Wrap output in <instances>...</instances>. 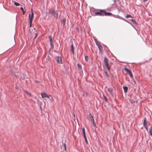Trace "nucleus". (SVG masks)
Listing matches in <instances>:
<instances>
[{
	"instance_id": "nucleus-38",
	"label": "nucleus",
	"mask_w": 152,
	"mask_h": 152,
	"mask_svg": "<svg viewBox=\"0 0 152 152\" xmlns=\"http://www.w3.org/2000/svg\"><path fill=\"white\" fill-rule=\"evenodd\" d=\"M123 20L125 21H126L128 23H129V22H128V21H127V20H125V19H123Z\"/></svg>"
},
{
	"instance_id": "nucleus-33",
	"label": "nucleus",
	"mask_w": 152,
	"mask_h": 152,
	"mask_svg": "<svg viewBox=\"0 0 152 152\" xmlns=\"http://www.w3.org/2000/svg\"><path fill=\"white\" fill-rule=\"evenodd\" d=\"M106 66L107 67L108 71H110V68L109 67V66H108V65H107V66Z\"/></svg>"
},
{
	"instance_id": "nucleus-41",
	"label": "nucleus",
	"mask_w": 152,
	"mask_h": 152,
	"mask_svg": "<svg viewBox=\"0 0 152 152\" xmlns=\"http://www.w3.org/2000/svg\"><path fill=\"white\" fill-rule=\"evenodd\" d=\"M144 1H148V0H143Z\"/></svg>"
},
{
	"instance_id": "nucleus-18",
	"label": "nucleus",
	"mask_w": 152,
	"mask_h": 152,
	"mask_svg": "<svg viewBox=\"0 0 152 152\" xmlns=\"http://www.w3.org/2000/svg\"><path fill=\"white\" fill-rule=\"evenodd\" d=\"M83 137L84 138L85 141V142H86V144H88V141L87 140V139L86 135L83 136Z\"/></svg>"
},
{
	"instance_id": "nucleus-32",
	"label": "nucleus",
	"mask_w": 152,
	"mask_h": 152,
	"mask_svg": "<svg viewBox=\"0 0 152 152\" xmlns=\"http://www.w3.org/2000/svg\"><path fill=\"white\" fill-rule=\"evenodd\" d=\"M103 96L104 97V99H105V100L106 102H107V99L106 97L104 95H103Z\"/></svg>"
},
{
	"instance_id": "nucleus-9",
	"label": "nucleus",
	"mask_w": 152,
	"mask_h": 152,
	"mask_svg": "<svg viewBox=\"0 0 152 152\" xmlns=\"http://www.w3.org/2000/svg\"><path fill=\"white\" fill-rule=\"evenodd\" d=\"M104 14L105 15L108 16H110L113 15L112 13L109 12H106L105 10L104 11Z\"/></svg>"
},
{
	"instance_id": "nucleus-10",
	"label": "nucleus",
	"mask_w": 152,
	"mask_h": 152,
	"mask_svg": "<svg viewBox=\"0 0 152 152\" xmlns=\"http://www.w3.org/2000/svg\"><path fill=\"white\" fill-rule=\"evenodd\" d=\"M148 122L147 121V120H146V118L145 117L144 118V120L143 123L144 126L145 125L147 126V125H148Z\"/></svg>"
},
{
	"instance_id": "nucleus-8",
	"label": "nucleus",
	"mask_w": 152,
	"mask_h": 152,
	"mask_svg": "<svg viewBox=\"0 0 152 152\" xmlns=\"http://www.w3.org/2000/svg\"><path fill=\"white\" fill-rule=\"evenodd\" d=\"M108 59L107 57L104 58V64L106 66H107V65H108Z\"/></svg>"
},
{
	"instance_id": "nucleus-42",
	"label": "nucleus",
	"mask_w": 152,
	"mask_h": 152,
	"mask_svg": "<svg viewBox=\"0 0 152 152\" xmlns=\"http://www.w3.org/2000/svg\"><path fill=\"white\" fill-rule=\"evenodd\" d=\"M11 71L12 72V73H13V72L12 71V70H11Z\"/></svg>"
},
{
	"instance_id": "nucleus-7",
	"label": "nucleus",
	"mask_w": 152,
	"mask_h": 152,
	"mask_svg": "<svg viewBox=\"0 0 152 152\" xmlns=\"http://www.w3.org/2000/svg\"><path fill=\"white\" fill-rule=\"evenodd\" d=\"M104 10H100L99 12L95 13V14L96 15H103L104 14Z\"/></svg>"
},
{
	"instance_id": "nucleus-39",
	"label": "nucleus",
	"mask_w": 152,
	"mask_h": 152,
	"mask_svg": "<svg viewBox=\"0 0 152 152\" xmlns=\"http://www.w3.org/2000/svg\"><path fill=\"white\" fill-rule=\"evenodd\" d=\"M37 33H36L35 34V38H36L37 37Z\"/></svg>"
},
{
	"instance_id": "nucleus-14",
	"label": "nucleus",
	"mask_w": 152,
	"mask_h": 152,
	"mask_svg": "<svg viewBox=\"0 0 152 152\" xmlns=\"http://www.w3.org/2000/svg\"><path fill=\"white\" fill-rule=\"evenodd\" d=\"M149 132L150 135L152 137V126H151L150 128Z\"/></svg>"
},
{
	"instance_id": "nucleus-26",
	"label": "nucleus",
	"mask_w": 152,
	"mask_h": 152,
	"mask_svg": "<svg viewBox=\"0 0 152 152\" xmlns=\"http://www.w3.org/2000/svg\"><path fill=\"white\" fill-rule=\"evenodd\" d=\"M126 18H132V17L130 15H127L126 16Z\"/></svg>"
},
{
	"instance_id": "nucleus-20",
	"label": "nucleus",
	"mask_w": 152,
	"mask_h": 152,
	"mask_svg": "<svg viewBox=\"0 0 152 152\" xmlns=\"http://www.w3.org/2000/svg\"><path fill=\"white\" fill-rule=\"evenodd\" d=\"M98 46V48L99 50L100 51H101V50H102V46L101 45L99 44H98L97 45Z\"/></svg>"
},
{
	"instance_id": "nucleus-5",
	"label": "nucleus",
	"mask_w": 152,
	"mask_h": 152,
	"mask_svg": "<svg viewBox=\"0 0 152 152\" xmlns=\"http://www.w3.org/2000/svg\"><path fill=\"white\" fill-rule=\"evenodd\" d=\"M34 14L32 11V9H31V14H29V21H30L31 22H32L33 18L34 17Z\"/></svg>"
},
{
	"instance_id": "nucleus-17",
	"label": "nucleus",
	"mask_w": 152,
	"mask_h": 152,
	"mask_svg": "<svg viewBox=\"0 0 152 152\" xmlns=\"http://www.w3.org/2000/svg\"><path fill=\"white\" fill-rule=\"evenodd\" d=\"M82 132L83 134V136L86 135L85 129L84 127L82 128Z\"/></svg>"
},
{
	"instance_id": "nucleus-16",
	"label": "nucleus",
	"mask_w": 152,
	"mask_h": 152,
	"mask_svg": "<svg viewBox=\"0 0 152 152\" xmlns=\"http://www.w3.org/2000/svg\"><path fill=\"white\" fill-rule=\"evenodd\" d=\"M49 40H50V43H53V41L52 39L51 36H49L48 37Z\"/></svg>"
},
{
	"instance_id": "nucleus-29",
	"label": "nucleus",
	"mask_w": 152,
	"mask_h": 152,
	"mask_svg": "<svg viewBox=\"0 0 152 152\" xmlns=\"http://www.w3.org/2000/svg\"><path fill=\"white\" fill-rule=\"evenodd\" d=\"M95 43L96 44V45H98V44H99L98 42V41H97V40L96 39H95Z\"/></svg>"
},
{
	"instance_id": "nucleus-11",
	"label": "nucleus",
	"mask_w": 152,
	"mask_h": 152,
	"mask_svg": "<svg viewBox=\"0 0 152 152\" xmlns=\"http://www.w3.org/2000/svg\"><path fill=\"white\" fill-rule=\"evenodd\" d=\"M71 52H72L73 54H74V49L73 46V44H72L71 46Z\"/></svg>"
},
{
	"instance_id": "nucleus-40",
	"label": "nucleus",
	"mask_w": 152,
	"mask_h": 152,
	"mask_svg": "<svg viewBox=\"0 0 152 152\" xmlns=\"http://www.w3.org/2000/svg\"><path fill=\"white\" fill-rule=\"evenodd\" d=\"M16 89H18V86H16Z\"/></svg>"
},
{
	"instance_id": "nucleus-3",
	"label": "nucleus",
	"mask_w": 152,
	"mask_h": 152,
	"mask_svg": "<svg viewBox=\"0 0 152 152\" xmlns=\"http://www.w3.org/2000/svg\"><path fill=\"white\" fill-rule=\"evenodd\" d=\"M57 62L60 64H62L63 61L62 58L61 56H58L55 57V58Z\"/></svg>"
},
{
	"instance_id": "nucleus-31",
	"label": "nucleus",
	"mask_w": 152,
	"mask_h": 152,
	"mask_svg": "<svg viewBox=\"0 0 152 152\" xmlns=\"http://www.w3.org/2000/svg\"><path fill=\"white\" fill-rule=\"evenodd\" d=\"M144 127L145 128V129H146V130L147 131H148V128L147 126H146V125H145Z\"/></svg>"
},
{
	"instance_id": "nucleus-28",
	"label": "nucleus",
	"mask_w": 152,
	"mask_h": 152,
	"mask_svg": "<svg viewBox=\"0 0 152 152\" xmlns=\"http://www.w3.org/2000/svg\"><path fill=\"white\" fill-rule=\"evenodd\" d=\"M129 20H131L134 23H136V21L134 20V19H132L131 20L129 19Z\"/></svg>"
},
{
	"instance_id": "nucleus-30",
	"label": "nucleus",
	"mask_w": 152,
	"mask_h": 152,
	"mask_svg": "<svg viewBox=\"0 0 152 152\" xmlns=\"http://www.w3.org/2000/svg\"><path fill=\"white\" fill-rule=\"evenodd\" d=\"M64 145V149L65 151L66 150V144L64 143L63 144Z\"/></svg>"
},
{
	"instance_id": "nucleus-15",
	"label": "nucleus",
	"mask_w": 152,
	"mask_h": 152,
	"mask_svg": "<svg viewBox=\"0 0 152 152\" xmlns=\"http://www.w3.org/2000/svg\"><path fill=\"white\" fill-rule=\"evenodd\" d=\"M66 20L65 19H63L61 21V23L63 26L65 25L66 23Z\"/></svg>"
},
{
	"instance_id": "nucleus-37",
	"label": "nucleus",
	"mask_w": 152,
	"mask_h": 152,
	"mask_svg": "<svg viewBox=\"0 0 152 152\" xmlns=\"http://www.w3.org/2000/svg\"><path fill=\"white\" fill-rule=\"evenodd\" d=\"M123 20L125 21H126L128 23H129V22H128V21H127V20H125V19H123Z\"/></svg>"
},
{
	"instance_id": "nucleus-22",
	"label": "nucleus",
	"mask_w": 152,
	"mask_h": 152,
	"mask_svg": "<svg viewBox=\"0 0 152 152\" xmlns=\"http://www.w3.org/2000/svg\"><path fill=\"white\" fill-rule=\"evenodd\" d=\"M50 44V49H52L54 47V45L53 43Z\"/></svg>"
},
{
	"instance_id": "nucleus-21",
	"label": "nucleus",
	"mask_w": 152,
	"mask_h": 152,
	"mask_svg": "<svg viewBox=\"0 0 152 152\" xmlns=\"http://www.w3.org/2000/svg\"><path fill=\"white\" fill-rule=\"evenodd\" d=\"M85 59L86 62L88 61V57L87 56H85Z\"/></svg>"
},
{
	"instance_id": "nucleus-34",
	"label": "nucleus",
	"mask_w": 152,
	"mask_h": 152,
	"mask_svg": "<svg viewBox=\"0 0 152 152\" xmlns=\"http://www.w3.org/2000/svg\"><path fill=\"white\" fill-rule=\"evenodd\" d=\"M118 18L121 19H122V20H123V18L120 16H118Z\"/></svg>"
},
{
	"instance_id": "nucleus-2",
	"label": "nucleus",
	"mask_w": 152,
	"mask_h": 152,
	"mask_svg": "<svg viewBox=\"0 0 152 152\" xmlns=\"http://www.w3.org/2000/svg\"><path fill=\"white\" fill-rule=\"evenodd\" d=\"M88 117L89 118V120L91 122V124L93 125L94 127H96V126L95 123L93 116L91 113H89L88 115Z\"/></svg>"
},
{
	"instance_id": "nucleus-4",
	"label": "nucleus",
	"mask_w": 152,
	"mask_h": 152,
	"mask_svg": "<svg viewBox=\"0 0 152 152\" xmlns=\"http://www.w3.org/2000/svg\"><path fill=\"white\" fill-rule=\"evenodd\" d=\"M124 69L129 74V75L131 78H132L133 77L132 74L131 70H129L126 67L124 68Z\"/></svg>"
},
{
	"instance_id": "nucleus-25",
	"label": "nucleus",
	"mask_w": 152,
	"mask_h": 152,
	"mask_svg": "<svg viewBox=\"0 0 152 152\" xmlns=\"http://www.w3.org/2000/svg\"><path fill=\"white\" fill-rule=\"evenodd\" d=\"M20 9L23 12V14L24 15L25 14V13L26 12L25 11H24L23 10V8L22 7H21L20 8Z\"/></svg>"
},
{
	"instance_id": "nucleus-19",
	"label": "nucleus",
	"mask_w": 152,
	"mask_h": 152,
	"mask_svg": "<svg viewBox=\"0 0 152 152\" xmlns=\"http://www.w3.org/2000/svg\"><path fill=\"white\" fill-rule=\"evenodd\" d=\"M77 66L78 68L79 69H82V67H81V65L80 64H77Z\"/></svg>"
},
{
	"instance_id": "nucleus-6",
	"label": "nucleus",
	"mask_w": 152,
	"mask_h": 152,
	"mask_svg": "<svg viewBox=\"0 0 152 152\" xmlns=\"http://www.w3.org/2000/svg\"><path fill=\"white\" fill-rule=\"evenodd\" d=\"M41 95L42 98L47 97L49 98L50 96V95H48L45 92H42L41 93Z\"/></svg>"
},
{
	"instance_id": "nucleus-36",
	"label": "nucleus",
	"mask_w": 152,
	"mask_h": 152,
	"mask_svg": "<svg viewBox=\"0 0 152 152\" xmlns=\"http://www.w3.org/2000/svg\"><path fill=\"white\" fill-rule=\"evenodd\" d=\"M29 22H30V27H31V23H32V22H31L30 21H29Z\"/></svg>"
},
{
	"instance_id": "nucleus-35",
	"label": "nucleus",
	"mask_w": 152,
	"mask_h": 152,
	"mask_svg": "<svg viewBox=\"0 0 152 152\" xmlns=\"http://www.w3.org/2000/svg\"><path fill=\"white\" fill-rule=\"evenodd\" d=\"M133 82H134V84L136 85L137 83H136V81L133 79Z\"/></svg>"
},
{
	"instance_id": "nucleus-1",
	"label": "nucleus",
	"mask_w": 152,
	"mask_h": 152,
	"mask_svg": "<svg viewBox=\"0 0 152 152\" xmlns=\"http://www.w3.org/2000/svg\"><path fill=\"white\" fill-rule=\"evenodd\" d=\"M49 14H51L54 17L57 18L58 16V12L57 11L55 10L52 8L49 10Z\"/></svg>"
},
{
	"instance_id": "nucleus-23",
	"label": "nucleus",
	"mask_w": 152,
	"mask_h": 152,
	"mask_svg": "<svg viewBox=\"0 0 152 152\" xmlns=\"http://www.w3.org/2000/svg\"><path fill=\"white\" fill-rule=\"evenodd\" d=\"M14 4L15 5H16V6H19V5H20V4H19V3L16 2H14Z\"/></svg>"
},
{
	"instance_id": "nucleus-27",
	"label": "nucleus",
	"mask_w": 152,
	"mask_h": 152,
	"mask_svg": "<svg viewBox=\"0 0 152 152\" xmlns=\"http://www.w3.org/2000/svg\"><path fill=\"white\" fill-rule=\"evenodd\" d=\"M26 92L27 94L29 96H31V94L29 92H28L27 91H26Z\"/></svg>"
},
{
	"instance_id": "nucleus-12",
	"label": "nucleus",
	"mask_w": 152,
	"mask_h": 152,
	"mask_svg": "<svg viewBox=\"0 0 152 152\" xmlns=\"http://www.w3.org/2000/svg\"><path fill=\"white\" fill-rule=\"evenodd\" d=\"M123 88L124 90V93H126L128 91V87L126 86H123Z\"/></svg>"
},
{
	"instance_id": "nucleus-24",
	"label": "nucleus",
	"mask_w": 152,
	"mask_h": 152,
	"mask_svg": "<svg viewBox=\"0 0 152 152\" xmlns=\"http://www.w3.org/2000/svg\"><path fill=\"white\" fill-rule=\"evenodd\" d=\"M104 73L106 74V76L107 77H109V75L108 74L107 72V71H105Z\"/></svg>"
},
{
	"instance_id": "nucleus-13",
	"label": "nucleus",
	"mask_w": 152,
	"mask_h": 152,
	"mask_svg": "<svg viewBox=\"0 0 152 152\" xmlns=\"http://www.w3.org/2000/svg\"><path fill=\"white\" fill-rule=\"evenodd\" d=\"M108 92L110 94H112L113 91V89L112 88H108L107 89Z\"/></svg>"
}]
</instances>
